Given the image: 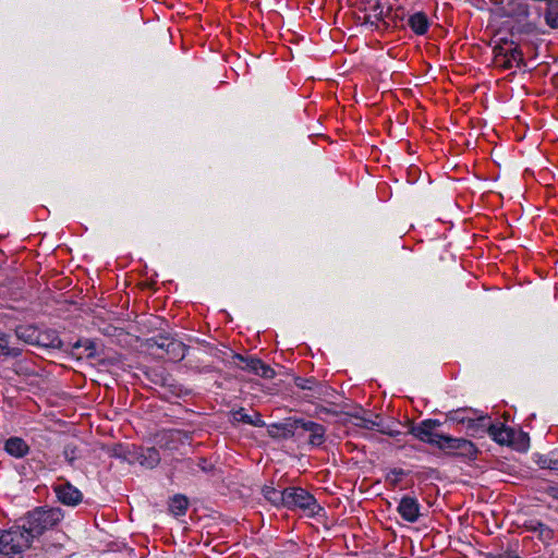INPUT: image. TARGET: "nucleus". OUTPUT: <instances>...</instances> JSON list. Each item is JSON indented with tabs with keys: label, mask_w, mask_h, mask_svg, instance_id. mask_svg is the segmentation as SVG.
I'll use <instances>...</instances> for the list:
<instances>
[{
	"label": "nucleus",
	"mask_w": 558,
	"mask_h": 558,
	"mask_svg": "<svg viewBox=\"0 0 558 558\" xmlns=\"http://www.w3.org/2000/svg\"><path fill=\"white\" fill-rule=\"evenodd\" d=\"M305 426V430H308V445L313 447L322 446L326 440V428L322 424L316 422H308V424H303Z\"/></svg>",
	"instance_id": "9b49d317"
},
{
	"label": "nucleus",
	"mask_w": 558,
	"mask_h": 558,
	"mask_svg": "<svg viewBox=\"0 0 558 558\" xmlns=\"http://www.w3.org/2000/svg\"><path fill=\"white\" fill-rule=\"evenodd\" d=\"M36 345L65 350L63 348V341L60 339L58 332L53 329H46L41 331L39 330Z\"/></svg>",
	"instance_id": "9d476101"
},
{
	"label": "nucleus",
	"mask_w": 558,
	"mask_h": 558,
	"mask_svg": "<svg viewBox=\"0 0 558 558\" xmlns=\"http://www.w3.org/2000/svg\"><path fill=\"white\" fill-rule=\"evenodd\" d=\"M232 415V420L234 422H241V423H245V424H250V425H254V426H262L264 423L260 421L259 418V414L254 412V416L256 417V420L253 418L252 415H248L247 413H245V410L243 408L236 410V411H233L231 413Z\"/></svg>",
	"instance_id": "412c9836"
},
{
	"label": "nucleus",
	"mask_w": 558,
	"mask_h": 558,
	"mask_svg": "<svg viewBox=\"0 0 558 558\" xmlns=\"http://www.w3.org/2000/svg\"><path fill=\"white\" fill-rule=\"evenodd\" d=\"M408 25L416 35H424L429 26L428 17L424 12H416L409 17Z\"/></svg>",
	"instance_id": "2eb2a0df"
},
{
	"label": "nucleus",
	"mask_w": 558,
	"mask_h": 558,
	"mask_svg": "<svg viewBox=\"0 0 558 558\" xmlns=\"http://www.w3.org/2000/svg\"><path fill=\"white\" fill-rule=\"evenodd\" d=\"M160 462V454L159 451L151 447L147 448L141 456V464L153 469Z\"/></svg>",
	"instance_id": "b1692460"
},
{
	"label": "nucleus",
	"mask_w": 558,
	"mask_h": 558,
	"mask_svg": "<svg viewBox=\"0 0 558 558\" xmlns=\"http://www.w3.org/2000/svg\"><path fill=\"white\" fill-rule=\"evenodd\" d=\"M547 493L558 500V487L557 486H549L547 489Z\"/></svg>",
	"instance_id": "58836bf2"
},
{
	"label": "nucleus",
	"mask_w": 558,
	"mask_h": 558,
	"mask_svg": "<svg viewBox=\"0 0 558 558\" xmlns=\"http://www.w3.org/2000/svg\"><path fill=\"white\" fill-rule=\"evenodd\" d=\"M72 353L78 359H94L96 356V343L89 339L78 340L72 345Z\"/></svg>",
	"instance_id": "4468645a"
},
{
	"label": "nucleus",
	"mask_w": 558,
	"mask_h": 558,
	"mask_svg": "<svg viewBox=\"0 0 558 558\" xmlns=\"http://www.w3.org/2000/svg\"><path fill=\"white\" fill-rule=\"evenodd\" d=\"M398 512L403 520L414 523L420 518V505L415 498L405 496L399 502Z\"/></svg>",
	"instance_id": "6e6552de"
},
{
	"label": "nucleus",
	"mask_w": 558,
	"mask_h": 558,
	"mask_svg": "<svg viewBox=\"0 0 558 558\" xmlns=\"http://www.w3.org/2000/svg\"><path fill=\"white\" fill-rule=\"evenodd\" d=\"M526 529L533 532H537L539 538L543 542H548L554 537V531L542 522H530L526 524Z\"/></svg>",
	"instance_id": "393cba45"
},
{
	"label": "nucleus",
	"mask_w": 558,
	"mask_h": 558,
	"mask_svg": "<svg viewBox=\"0 0 558 558\" xmlns=\"http://www.w3.org/2000/svg\"><path fill=\"white\" fill-rule=\"evenodd\" d=\"M233 359V363L241 369L243 371H248L253 374H255V372H257V365H255V362L259 361V359H254V357H246V356H243L241 354H233L232 356Z\"/></svg>",
	"instance_id": "4be33fe9"
},
{
	"label": "nucleus",
	"mask_w": 558,
	"mask_h": 558,
	"mask_svg": "<svg viewBox=\"0 0 558 558\" xmlns=\"http://www.w3.org/2000/svg\"><path fill=\"white\" fill-rule=\"evenodd\" d=\"M171 340L172 338H169L168 336L159 335L149 340V347L153 348L154 345H156L157 348L167 351V349H169V343L171 342Z\"/></svg>",
	"instance_id": "c756f323"
},
{
	"label": "nucleus",
	"mask_w": 558,
	"mask_h": 558,
	"mask_svg": "<svg viewBox=\"0 0 558 558\" xmlns=\"http://www.w3.org/2000/svg\"><path fill=\"white\" fill-rule=\"evenodd\" d=\"M308 422L310 421H306L304 418L296 420V425H298L296 430L299 432V433H295L296 439L303 438L308 433V430H305V428H304L305 426H303V424H308Z\"/></svg>",
	"instance_id": "72a5a7b5"
},
{
	"label": "nucleus",
	"mask_w": 558,
	"mask_h": 558,
	"mask_svg": "<svg viewBox=\"0 0 558 558\" xmlns=\"http://www.w3.org/2000/svg\"><path fill=\"white\" fill-rule=\"evenodd\" d=\"M63 517L61 508L37 507L26 515L23 529L31 537H36L59 524Z\"/></svg>",
	"instance_id": "f257e3e1"
},
{
	"label": "nucleus",
	"mask_w": 558,
	"mask_h": 558,
	"mask_svg": "<svg viewBox=\"0 0 558 558\" xmlns=\"http://www.w3.org/2000/svg\"><path fill=\"white\" fill-rule=\"evenodd\" d=\"M492 424L493 423H490V418L488 416H480L477 418H468L466 427L472 432L471 435L475 436L481 432L488 434V426Z\"/></svg>",
	"instance_id": "f3484780"
},
{
	"label": "nucleus",
	"mask_w": 558,
	"mask_h": 558,
	"mask_svg": "<svg viewBox=\"0 0 558 558\" xmlns=\"http://www.w3.org/2000/svg\"><path fill=\"white\" fill-rule=\"evenodd\" d=\"M513 13L517 15H520V16H527V14H529L527 4L519 3L517 5V8L513 10Z\"/></svg>",
	"instance_id": "e433bc0d"
},
{
	"label": "nucleus",
	"mask_w": 558,
	"mask_h": 558,
	"mask_svg": "<svg viewBox=\"0 0 558 558\" xmlns=\"http://www.w3.org/2000/svg\"><path fill=\"white\" fill-rule=\"evenodd\" d=\"M264 497L274 506L279 507L283 506L286 502V489L278 490L271 486H265L263 488Z\"/></svg>",
	"instance_id": "a211bd4d"
},
{
	"label": "nucleus",
	"mask_w": 558,
	"mask_h": 558,
	"mask_svg": "<svg viewBox=\"0 0 558 558\" xmlns=\"http://www.w3.org/2000/svg\"><path fill=\"white\" fill-rule=\"evenodd\" d=\"M63 456H64V459L70 463L72 464L73 461L77 458V454H76V447L73 446V445H66L63 449Z\"/></svg>",
	"instance_id": "473e14b6"
},
{
	"label": "nucleus",
	"mask_w": 558,
	"mask_h": 558,
	"mask_svg": "<svg viewBox=\"0 0 558 558\" xmlns=\"http://www.w3.org/2000/svg\"><path fill=\"white\" fill-rule=\"evenodd\" d=\"M543 469H549L553 471H558V457L557 458H549L542 461Z\"/></svg>",
	"instance_id": "f704fd0d"
},
{
	"label": "nucleus",
	"mask_w": 558,
	"mask_h": 558,
	"mask_svg": "<svg viewBox=\"0 0 558 558\" xmlns=\"http://www.w3.org/2000/svg\"><path fill=\"white\" fill-rule=\"evenodd\" d=\"M546 24L551 28H558V1L549 0L545 11Z\"/></svg>",
	"instance_id": "5701e85b"
},
{
	"label": "nucleus",
	"mask_w": 558,
	"mask_h": 558,
	"mask_svg": "<svg viewBox=\"0 0 558 558\" xmlns=\"http://www.w3.org/2000/svg\"><path fill=\"white\" fill-rule=\"evenodd\" d=\"M187 507H189L187 498L180 494L173 496V498L170 500V504H169V510L175 517L184 515L187 510Z\"/></svg>",
	"instance_id": "6ab92c4d"
},
{
	"label": "nucleus",
	"mask_w": 558,
	"mask_h": 558,
	"mask_svg": "<svg viewBox=\"0 0 558 558\" xmlns=\"http://www.w3.org/2000/svg\"><path fill=\"white\" fill-rule=\"evenodd\" d=\"M294 383L296 387L303 390H316L319 387V384L314 378L296 377Z\"/></svg>",
	"instance_id": "c85d7f7f"
},
{
	"label": "nucleus",
	"mask_w": 558,
	"mask_h": 558,
	"mask_svg": "<svg viewBox=\"0 0 558 558\" xmlns=\"http://www.w3.org/2000/svg\"><path fill=\"white\" fill-rule=\"evenodd\" d=\"M186 347L183 342L172 339L167 349V354L174 361H181L185 356Z\"/></svg>",
	"instance_id": "a878e982"
},
{
	"label": "nucleus",
	"mask_w": 558,
	"mask_h": 558,
	"mask_svg": "<svg viewBox=\"0 0 558 558\" xmlns=\"http://www.w3.org/2000/svg\"><path fill=\"white\" fill-rule=\"evenodd\" d=\"M29 546L28 537L19 531H5L1 534L0 558H15Z\"/></svg>",
	"instance_id": "7ed1b4c3"
},
{
	"label": "nucleus",
	"mask_w": 558,
	"mask_h": 558,
	"mask_svg": "<svg viewBox=\"0 0 558 558\" xmlns=\"http://www.w3.org/2000/svg\"><path fill=\"white\" fill-rule=\"evenodd\" d=\"M53 492L58 500L65 506L76 507L83 501L82 492L68 481L62 484L54 485Z\"/></svg>",
	"instance_id": "423d86ee"
},
{
	"label": "nucleus",
	"mask_w": 558,
	"mask_h": 558,
	"mask_svg": "<svg viewBox=\"0 0 558 558\" xmlns=\"http://www.w3.org/2000/svg\"><path fill=\"white\" fill-rule=\"evenodd\" d=\"M205 464H206V460H205V459H202V460H201V463H199V468H201L202 470H204V471H206V465H205Z\"/></svg>",
	"instance_id": "ea45409f"
},
{
	"label": "nucleus",
	"mask_w": 558,
	"mask_h": 558,
	"mask_svg": "<svg viewBox=\"0 0 558 558\" xmlns=\"http://www.w3.org/2000/svg\"><path fill=\"white\" fill-rule=\"evenodd\" d=\"M393 473L397 475H403V470H393Z\"/></svg>",
	"instance_id": "a19ab883"
},
{
	"label": "nucleus",
	"mask_w": 558,
	"mask_h": 558,
	"mask_svg": "<svg viewBox=\"0 0 558 558\" xmlns=\"http://www.w3.org/2000/svg\"><path fill=\"white\" fill-rule=\"evenodd\" d=\"M515 430L502 423L488 426V435L499 445L512 446L514 444Z\"/></svg>",
	"instance_id": "0eeeda50"
},
{
	"label": "nucleus",
	"mask_w": 558,
	"mask_h": 558,
	"mask_svg": "<svg viewBox=\"0 0 558 558\" xmlns=\"http://www.w3.org/2000/svg\"><path fill=\"white\" fill-rule=\"evenodd\" d=\"M441 423L438 420H425L411 427L410 433L423 442L435 446L445 434L437 430Z\"/></svg>",
	"instance_id": "39448f33"
},
{
	"label": "nucleus",
	"mask_w": 558,
	"mask_h": 558,
	"mask_svg": "<svg viewBox=\"0 0 558 558\" xmlns=\"http://www.w3.org/2000/svg\"><path fill=\"white\" fill-rule=\"evenodd\" d=\"M170 392H172L177 397L186 396L191 393V390L187 388H184L182 385L178 383H170L168 385Z\"/></svg>",
	"instance_id": "2f4dec72"
},
{
	"label": "nucleus",
	"mask_w": 558,
	"mask_h": 558,
	"mask_svg": "<svg viewBox=\"0 0 558 558\" xmlns=\"http://www.w3.org/2000/svg\"><path fill=\"white\" fill-rule=\"evenodd\" d=\"M489 558H520L518 553L514 549L507 548L506 550H500L496 553H489Z\"/></svg>",
	"instance_id": "7c9ffc66"
},
{
	"label": "nucleus",
	"mask_w": 558,
	"mask_h": 558,
	"mask_svg": "<svg viewBox=\"0 0 558 558\" xmlns=\"http://www.w3.org/2000/svg\"><path fill=\"white\" fill-rule=\"evenodd\" d=\"M497 66H500L505 70L511 69L514 65L520 68L524 65L523 52L518 47H510L509 50L504 54L502 58L498 59Z\"/></svg>",
	"instance_id": "1a4fd4ad"
},
{
	"label": "nucleus",
	"mask_w": 558,
	"mask_h": 558,
	"mask_svg": "<svg viewBox=\"0 0 558 558\" xmlns=\"http://www.w3.org/2000/svg\"><path fill=\"white\" fill-rule=\"evenodd\" d=\"M284 507L288 509L300 508L303 510L314 511L316 499L313 495L301 487L286 488Z\"/></svg>",
	"instance_id": "20e7f679"
},
{
	"label": "nucleus",
	"mask_w": 558,
	"mask_h": 558,
	"mask_svg": "<svg viewBox=\"0 0 558 558\" xmlns=\"http://www.w3.org/2000/svg\"><path fill=\"white\" fill-rule=\"evenodd\" d=\"M255 365H257V372H255V375H258L266 379H271L275 377L276 372L267 364H265L262 360L255 362Z\"/></svg>",
	"instance_id": "cd10ccee"
},
{
	"label": "nucleus",
	"mask_w": 558,
	"mask_h": 558,
	"mask_svg": "<svg viewBox=\"0 0 558 558\" xmlns=\"http://www.w3.org/2000/svg\"><path fill=\"white\" fill-rule=\"evenodd\" d=\"M20 351L17 349H12L9 347L8 336L3 332H0V356H17Z\"/></svg>",
	"instance_id": "bb28decb"
},
{
	"label": "nucleus",
	"mask_w": 558,
	"mask_h": 558,
	"mask_svg": "<svg viewBox=\"0 0 558 558\" xmlns=\"http://www.w3.org/2000/svg\"><path fill=\"white\" fill-rule=\"evenodd\" d=\"M296 420L298 418L289 417L282 423L274 424L271 427L276 429L277 434L283 438H295V433H299L296 430Z\"/></svg>",
	"instance_id": "dca6fc26"
},
{
	"label": "nucleus",
	"mask_w": 558,
	"mask_h": 558,
	"mask_svg": "<svg viewBox=\"0 0 558 558\" xmlns=\"http://www.w3.org/2000/svg\"><path fill=\"white\" fill-rule=\"evenodd\" d=\"M435 447L444 451L446 454L469 460L476 459L478 453V449L472 441L465 438L451 437L449 435H445L440 438Z\"/></svg>",
	"instance_id": "f03ea898"
},
{
	"label": "nucleus",
	"mask_w": 558,
	"mask_h": 558,
	"mask_svg": "<svg viewBox=\"0 0 558 558\" xmlns=\"http://www.w3.org/2000/svg\"><path fill=\"white\" fill-rule=\"evenodd\" d=\"M460 412H462V410H458L454 412V415L452 416V420L457 421L458 423H461V424H468V418L459 415Z\"/></svg>",
	"instance_id": "4c0bfd02"
},
{
	"label": "nucleus",
	"mask_w": 558,
	"mask_h": 558,
	"mask_svg": "<svg viewBox=\"0 0 558 558\" xmlns=\"http://www.w3.org/2000/svg\"><path fill=\"white\" fill-rule=\"evenodd\" d=\"M355 418L357 420L355 425L361 427V428L374 429V428L377 427L379 433H381L384 435H388V436H397V435L400 434L399 432H393V430L385 427L383 425V421H381L379 415H375L374 420L367 418V417H363V416H355Z\"/></svg>",
	"instance_id": "f8f14e48"
},
{
	"label": "nucleus",
	"mask_w": 558,
	"mask_h": 558,
	"mask_svg": "<svg viewBox=\"0 0 558 558\" xmlns=\"http://www.w3.org/2000/svg\"><path fill=\"white\" fill-rule=\"evenodd\" d=\"M509 49L500 46V45H497L494 47V62L495 64L498 63V59L499 58H502L504 54H506V52L508 51Z\"/></svg>",
	"instance_id": "c9c22d12"
},
{
	"label": "nucleus",
	"mask_w": 558,
	"mask_h": 558,
	"mask_svg": "<svg viewBox=\"0 0 558 558\" xmlns=\"http://www.w3.org/2000/svg\"><path fill=\"white\" fill-rule=\"evenodd\" d=\"M39 330L33 326H20L15 329L16 337L29 344L37 343Z\"/></svg>",
	"instance_id": "aec40b11"
},
{
	"label": "nucleus",
	"mask_w": 558,
	"mask_h": 558,
	"mask_svg": "<svg viewBox=\"0 0 558 558\" xmlns=\"http://www.w3.org/2000/svg\"><path fill=\"white\" fill-rule=\"evenodd\" d=\"M4 450L14 458H23L29 452V446L21 437H10L5 440Z\"/></svg>",
	"instance_id": "ddd939ff"
}]
</instances>
